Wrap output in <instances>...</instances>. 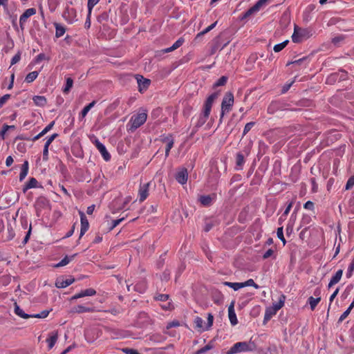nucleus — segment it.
Listing matches in <instances>:
<instances>
[{"mask_svg": "<svg viewBox=\"0 0 354 354\" xmlns=\"http://www.w3.org/2000/svg\"><path fill=\"white\" fill-rule=\"evenodd\" d=\"M219 92V91L214 92L205 101L202 113L194 127L196 129L195 131H197L199 127H202L207 120L211 112L212 104L214 100L218 97Z\"/></svg>", "mask_w": 354, "mask_h": 354, "instance_id": "obj_1", "label": "nucleus"}, {"mask_svg": "<svg viewBox=\"0 0 354 354\" xmlns=\"http://www.w3.org/2000/svg\"><path fill=\"white\" fill-rule=\"evenodd\" d=\"M234 104V95L231 92H227L225 93L222 103H221V113L220 115V122H221L222 119L225 113H228L231 109Z\"/></svg>", "mask_w": 354, "mask_h": 354, "instance_id": "obj_2", "label": "nucleus"}, {"mask_svg": "<svg viewBox=\"0 0 354 354\" xmlns=\"http://www.w3.org/2000/svg\"><path fill=\"white\" fill-rule=\"evenodd\" d=\"M254 348L253 343H248L246 342H237L232 346L227 352V354H235L243 351H250Z\"/></svg>", "mask_w": 354, "mask_h": 354, "instance_id": "obj_3", "label": "nucleus"}, {"mask_svg": "<svg viewBox=\"0 0 354 354\" xmlns=\"http://www.w3.org/2000/svg\"><path fill=\"white\" fill-rule=\"evenodd\" d=\"M135 78L137 80L138 91L140 93H143L149 88L151 84V80L149 79L145 78L142 75L138 74L135 75Z\"/></svg>", "mask_w": 354, "mask_h": 354, "instance_id": "obj_4", "label": "nucleus"}, {"mask_svg": "<svg viewBox=\"0 0 354 354\" xmlns=\"http://www.w3.org/2000/svg\"><path fill=\"white\" fill-rule=\"evenodd\" d=\"M147 117V115L146 113H140L133 115L131 119L132 128L137 129L142 125L146 122Z\"/></svg>", "mask_w": 354, "mask_h": 354, "instance_id": "obj_5", "label": "nucleus"}, {"mask_svg": "<svg viewBox=\"0 0 354 354\" xmlns=\"http://www.w3.org/2000/svg\"><path fill=\"white\" fill-rule=\"evenodd\" d=\"M79 214L80 216V221H81V229H80V234L79 239H81V237L88 230L89 223L86 218L85 214L83 212L79 211Z\"/></svg>", "mask_w": 354, "mask_h": 354, "instance_id": "obj_6", "label": "nucleus"}, {"mask_svg": "<svg viewBox=\"0 0 354 354\" xmlns=\"http://www.w3.org/2000/svg\"><path fill=\"white\" fill-rule=\"evenodd\" d=\"M94 144L96 147V148L99 150V151L101 153L103 158L106 161H109L111 159V155L107 151L105 146L101 143L97 139L95 140Z\"/></svg>", "mask_w": 354, "mask_h": 354, "instance_id": "obj_7", "label": "nucleus"}, {"mask_svg": "<svg viewBox=\"0 0 354 354\" xmlns=\"http://www.w3.org/2000/svg\"><path fill=\"white\" fill-rule=\"evenodd\" d=\"M261 6H262V5L259 1H257L252 7L249 8L246 12H245L240 17V19L241 21H243V20H245V19H248V17H250L254 13L258 12L260 10Z\"/></svg>", "mask_w": 354, "mask_h": 354, "instance_id": "obj_8", "label": "nucleus"}, {"mask_svg": "<svg viewBox=\"0 0 354 354\" xmlns=\"http://www.w3.org/2000/svg\"><path fill=\"white\" fill-rule=\"evenodd\" d=\"M228 317L232 326L238 323L236 315L234 311V301H232L228 307Z\"/></svg>", "mask_w": 354, "mask_h": 354, "instance_id": "obj_9", "label": "nucleus"}, {"mask_svg": "<svg viewBox=\"0 0 354 354\" xmlns=\"http://www.w3.org/2000/svg\"><path fill=\"white\" fill-rule=\"evenodd\" d=\"M96 294V291L93 288H88L84 290H82L80 292L75 295L71 298V300L77 299L86 296H93Z\"/></svg>", "mask_w": 354, "mask_h": 354, "instance_id": "obj_10", "label": "nucleus"}, {"mask_svg": "<svg viewBox=\"0 0 354 354\" xmlns=\"http://www.w3.org/2000/svg\"><path fill=\"white\" fill-rule=\"evenodd\" d=\"M188 177L187 170L183 168L182 170L178 171L176 175V180L181 185H184L187 183Z\"/></svg>", "mask_w": 354, "mask_h": 354, "instance_id": "obj_11", "label": "nucleus"}, {"mask_svg": "<svg viewBox=\"0 0 354 354\" xmlns=\"http://www.w3.org/2000/svg\"><path fill=\"white\" fill-rule=\"evenodd\" d=\"M75 281V279L73 277H71L70 279L64 280L63 279H57L55 282V286L57 288H66L71 284H72Z\"/></svg>", "mask_w": 354, "mask_h": 354, "instance_id": "obj_12", "label": "nucleus"}, {"mask_svg": "<svg viewBox=\"0 0 354 354\" xmlns=\"http://www.w3.org/2000/svg\"><path fill=\"white\" fill-rule=\"evenodd\" d=\"M149 183L141 185L139 189L140 201L143 202L148 196Z\"/></svg>", "mask_w": 354, "mask_h": 354, "instance_id": "obj_13", "label": "nucleus"}, {"mask_svg": "<svg viewBox=\"0 0 354 354\" xmlns=\"http://www.w3.org/2000/svg\"><path fill=\"white\" fill-rule=\"evenodd\" d=\"M94 309L91 307H86L83 305H77L74 306L72 309V312L76 313H91L93 312Z\"/></svg>", "mask_w": 354, "mask_h": 354, "instance_id": "obj_14", "label": "nucleus"}, {"mask_svg": "<svg viewBox=\"0 0 354 354\" xmlns=\"http://www.w3.org/2000/svg\"><path fill=\"white\" fill-rule=\"evenodd\" d=\"M342 274H343V270L341 269L338 270L336 272V273L335 274V275L332 277V278L328 283V287L330 288L335 284L337 283L340 281V279L342 277Z\"/></svg>", "mask_w": 354, "mask_h": 354, "instance_id": "obj_15", "label": "nucleus"}, {"mask_svg": "<svg viewBox=\"0 0 354 354\" xmlns=\"http://www.w3.org/2000/svg\"><path fill=\"white\" fill-rule=\"evenodd\" d=\"M162 140L164 142H167V146L165 149V156L167 157L169 154L171 149L173 147L174 140L172 138V136L170 135L165 138Z\"/></svg>", "mask_w": 354, "mask_h": 354, "instance_id": "obj_16", "label": "nucleus"}, {"mask_svg": "<svg viewBox=\"0 0 354 354\" xmlns=\"http://www.w3.org/2000/svg\"><path fill=\"white\" fill-rule=\"evenodd\" d=\"M277 312V311L272 306L267 308L265 312L263 323H267Z\"/></svg>", "mask_w": 354, "mask_h": 354, "instance_id": "obj_17", "label": "nucleus"}, {"mask_svg": "<svg viewBox=\"0 0 354 354\" xmlns=\"http://www.w3.org/2000/svg\"><path fill=\"white\" fill-rule=\"evenodd\" d=\"M36 14V9L34 8H28L20 16L21 21H26V20L31 16Z\"/></svg>", "mask_w": 354, "mask_h": 354, "instance_id": "obj_18", "label": "nucleus"}, {"mask_svg": "<svg viewBox=\"0 0 354 354\" xmlns=\"http://www.w3.org/2000/svg\"><path fill=\"white\" fill-rule=\"evenodd\" d=\"M15 313L23 319H28L32 317V315L25 313L22 309L18 306L17 302L14 304Z\"/></svg>", "mask_w": 354, "mask_h": 354, "instance_id": "obj_19", "label": "nucleus"}, {"mask_svg": "<svg viewBox=\"0 0 354 354\" xmlns=\"http://www.w3.org/2000/svg\"><path fill=\"white\" fill-rule=\"evenodd\" d=\"M28 160H25L24 162L23 165H21V172L19 174V180L20 181H22L26 178V176L28 174Z\"/></svg>", "mask_w": 354, "mask_h": 354, "instance_id": "obj_20", "label": "nucleus"}, {"mask_svg": "<svg viewBox=\"0 0 354 354\" xmlns=\"http://www.w3.org/2000/svg\"><path fill=\"white\" fill-rule=\"evenodd\" d=\"M32 100L34 103L39 106H44L47 103L46 98L41 95L34 96Z\"/></svg>", "mask_w": 354, "mask_h": 354, "instance_id": "obj_21", "label": "nucleus"}, {"mask_svg": "<svg viewBox=\"0 0 354 354\" xmlns=\"http://www.w3.org/2000/svg\"><path fill=\"white\" fill-rule=\"evenodd\" d=\"M55 27V37L59 38L64 35L66 28L58 23H54Z\"/></svg>", "mask_w": 354, "mask_h": 354, "instance_id": "obj_22", "label": "nucleus"}, {"mask_svg": "<svg viewBox=\"0 0 354 354\" xmlns=\"http://www.w3.org/2000/svg\"><path fill=\"white\" fill-rule=\"evenodd\" d=\"M77 255V254L76 253V254H74L71 255V257L66 256L60 262H59L58 263H57L55 265V267L56 268H59V267L64 266L67 265Z\"/></svg>", "mask_w": 354, "mask_h": 354, "instance_id": "obj_23", "label": "nucleus"}, {"mask_svg": "<svg viewBox=\"0 0 354 354\" xmlns=\"http://www.w3.org/2000/svg\"><path fill=\"white\" fill-rule=\"evenodd\" d=\"M184 42V39L180 37L179 38L171 47L166 48L164 51L165 53H169L173 51L178 48H179Z\"/></svg>", "mask_w": 354, "mask_h": 354, "instance_id": "obj_24", "label": "nucleus"}, {"mask_svg": "<svg viewBox=\"0 0 354 354\" xmlns=\"http://www.w3.org/2000/svg\"><path fill=\"white\" fill-rule=\"evenodd\" d=\"M58 338V334L57 332H53L52 333V335L47 339V342L48 343V348L51 349L54 345L55 344Z\"/></svg>", "mask_w": 354, "mask_h": 354, "instance_id": "obj_25", "label": "nucleus"}, {"mask_svg": "<svg viewBox=\"0 0 354 354\" xmlns=\"http://www.w3.org/2000/svg\"><path fill=\"white\" fill-rule=\"evenodd\" d=\"M244 162H245L244 156L241 153H238L236 154V169H241Z\"/></svg>", "mask_w": 354, "mask_h": 354, "instance_id": "obj_26", "label": "nucleus"}, {"mask_svg": "<svg viewBox=\"0 0 354 354\" xmlns=\"http://www.w3.org/2000/svg\"><path fill=\"white\" fill-rule=\"evenodd\" d=\"M214 348V345L212 344V341L209 342L207 345H205V346H203V348L198 349V351H196L195 353H194L193 354H204L207 351L212 349Z\"/></svg>", "mask_w": 354, "mask_h": 354, "instance_id": "obj_27", "label": "nucleus"}, {"mask_svg": "<svg viewBox=\"0 0 354 354\" xmlns=\"http://www.w3.org/2000/svg\"><path fill=\"white\" fill-rule=\"evenodd\" d=\"M200 203L204 206H209L212 203V198L209 195H203L199 197Z\"/></svg>", "mask_w": 354, "mask_h": 354, "instance_id": "obj_28", "label": "nucleus"}, {"mask_svg": "<svg viewBox=\"0 0 354 354\" xmlns=\"http://www.w3.org/2000/svg\"><path fill=\"white\" fill-rule=\"evenodd\" d=\"M95 103H96L95 101H93L91 103H89L88 104H87L86 106H84L80 113V117L82 118H84L88 112L90 111V109L94 106Z\"/></svg>", "mask_w": 354, "mask_h": 354, "instance_id": "obj_29", "label": "nucleus"}, {"mask_svg": "<svg viewBox=\"0 0 354 354\" xmlns=\"http://www.w3.org/2000/svg\"><path fill=\"white\" fill-rule=\"evenodd\" d=\"M279 109V103L277 102H272L268 106L267 111L269 114H274Z\"/></svg>", "mask_w": 354, "mask_h": 354, "instance_id": "obj_30", "label": "nucleus"}, {"mask_svg": "<svg viewBox=\"0 0 354 354\" xmlns=\"http://www.w3.org/2000/svg\"><path fill=\"white\" fill-rule=\"evenodd\" d=\"M286 300V296L284 295H281L279 297V301L276 304H273L272 307L278 311L279 309H281L283 305Z\"/></svg>", "mask_w": 354, "mask_h": 354, "instance_id": "obj_31", "label": "nucleus"}, {"mask_svg": "<svg viewBox=\"0 0 354 354\" xmlns=\"http://www.w3.org/2000/svg\"><path fill=\"white\" fill-rule=\"evenodd\" d=\"M39 73L37 71L30 72L26 76L25 81L27 83H31L37 77Z\"/></svg>", "mask_w": 354, "mask_h": 354, "instance_id": "obj_32", "label": "nucleus"}, {"mask_svg": "<svg viewBox=\"0 0 354 354\" xmlns=\"http://www.w3.org/2000/svg\"><path fill=\"white\" fill-rule=\"evenodd\" d=\"M320 300H321L320 297H318L317 298H314L313 297H310L308 298V303L310 306V309L312 310H313L315 308V307L317 306L318 303L320 301Z\"/></svg>", "mask_w": 354, "mask_h": 354, "instance_id": "obj_33", "label": "nucleus"}, {"mask_svg": "<svg viewBox=\"0 0 354 354\" xmlns=\"http://www.w3.org/2000/svg\"><path fill=\"white\" fill-rule=\"evenodd\" d=\"M223 284L225 286H228L230 288H233L234 290H238L240 288H242L241 283H232L229 281H224Z\"/></svg>", "mask_w": 354, "mask_h": 354, "instance_id": "obj_34", "label": "nucleus"}, {"mask_svg": "<svg viewBox=\"0 0 354 354\" xmlns=\"http://www.w3.org/2000/svg\"><path fill=\"white\" fill-rule=\"evenodd\" d=\"M73 79L71 77L66 78V85H65V87L63 88V92L64 93H68L70 91V90L71 89V88L73 87Z\"/></svg>", "mask_w": 354, "mask_h": 354, "instance_id": "obj_35", "label": "nucleus"}, {"mask_svg": "<svg viewBox=\"0 0 354 354\" xmlns=\"http://www.w3.org/2000/svg\"><path fill=\"white\" fill-rule=\"evenodd\" d=\"M227 81V77L221 76L214 84L213 88H215L218 86H224Z\"/></svg>", "mask_w": 354, "mask_h": 354, "instance_id": "obj_36", "label": "nucleus"}, {"mask_svg": "<svg viewBox=\"0 0 354 354\" xmlns=\"http://www.w3.org/2000/svg\"><path fill=\"white\" fill-rule=\"evenodd\" d=\"M241 284L243 285L242 288H244L246 286H252L256 289L259 288V286L258 284H257L252 279H250L245 282H242Z\"/></svg>", "mask_w": 354, "mask_h": 354, "instance_id": "obj_37", "label": "nucleus"}, {"mask_svg": "<svg viewBox=\"0 0 354 354\" xmlns=\"http://www.w3.org/2000/svg\"><path fill=\"white\" fill-rule=\"evenodd\" d=\"M288 42H289L288 40H286L280 44H276L274 46V52L278 53V52H280L281 50H282L286 46V45L288 44Z\"/></svg>", "mask_w": 354, "mask_h": 354, "instance_id": "obj_38", "label": "nucleus"}, {"mask_svg": "<svg viewBox=\"0 0 354 354\" xmlns=\"http://www.w3.org/2000/svg\"><path fill=\"white\" fill-rule=\"evenodd\" d=\"M36 204L37 206L43 207L48 204V200L45 197L41 196L37 198Z\"/></svg>", "mask_w": 354, "mask_h": 354, "instance_id": "obj_39", "label": "nucleus"}, {"mask_svg": "<svg viewBox=\"0 0 354 354\" xmlns=\"http://www.w3.org/2000/svg\"><path fill=\"white\" fill-rule=\"evenodd\" d=\"M277 237L283 242V245H285L286 243V241L283 236V227L277 228Z\"/></svg>", "mask_w": 354, "mask_h": 354, "instance_id": "obj_40", "label": "nucleus"}, {"mask_svg": "<svg viewBox=\"0 0 354 354\" xmlns=\"http://www.w3.org/2000/svg\"><path fill=\"white\" fill-rule=\"evenodd\" d=\"M214 316L212 313H209L207 316V323L206 326L203 328V330H208L213 324Z\"/></svg>", "mask_w": 354, "mask_h": 354, "instance_id": "obj_41", "label": "nucleus"}, {"mask_svg": "<svg viewBox=\"0 0 354 354\" xmlns=\"http://www.w3.org/2000/svg\"><path fill=\"white\" fill-rule=\"evenodd\" d=\"M37 183L38 182L36 178H30L29 180L26 183L27 187H29L30 189L35 188L37 187Z\"/></svg>", "mask_w": 354, "mask_h": 354, "instance_id": "obj_42", "label": "nucleus"}, {"mask_svg": "<svg viewBox=\"0 0 354 354\" xmlns=\"http://www.w3.org/2000/svg\"><path fill=\"white\" fill-rule=\"evenodd\" d=\"M49 312H50V310H45L41 311L40 313L32 315V317L46 318L48 315Z\"/></svg>", "mask_w": 354, "mask_h": 354, "instance_id": "obj_43", "label": "nucleus"}, {"mask_svg": "<svg viewBox=\"0 0 354 354\" xmlns=\"http://www.w3.org/2000/svg\"><path fill=\"white\" fill-rule=\"evenodd\" d=\"M254 122H250L247 123L244 127L243 135H246L250 131V129L254 126Z\"/></svg>", "mask_w": 354, "mask_h": 354, "instance_id": "obj_44", "label": "nucleus"}, {"mask_svg": "<svg viewBox=\"0 0 354 354\" xmlns=\"http://www.w3.org/2000/svg\"><path fill=\"white\" fill-rule=\"evenodd\" d=\"M353 185H354V176H352L347 180L346 187H345V189L349 190L353 187Z\"/></svg>", "mask_w": 354, "mask_h": 354, "instance_id": "obj_45", "label": "nucleus"}, {"mask_svg": "<svg viewBox=\"0 0 354 354\" xmlns=\"http://www.w3.org/2000/svg\"><path fill=\"white\" fill-rule=\"evenodd\" d=\"M195 328H203V320L200 317H196L194 319Z\"/></svg>", "mask_w": 354, "mask_h": 354, "instance_id": "obj_46", "label": "nucleus"}, {"mask_svg": "<svg viewBox=\"0 0 354 354\" xmlns=\"http://www.w3.org/2000/svg\"><path fill=\"white\" fill-rule=\"evenodd\" d=\"M100 0H88V12H91L93 8L99 2Z\"/></svg>", "mask_w": 354, "mask_h": 354, "instance_id": "obj_47", "label": "nucleus"}, {"mask_svg": "<svg viewBox=\"0 0 354 354\" xmlns=\"http://www.w3.org/2000/svg\"><path fill=\"white\" fill-rule=\"evenodd\" d=\"M220 47L219 36L216 37L214 39V44L212 48V54H214Z\"/></svg>", "mask_w": 354, "mask_h": 354, "instance_id": "obj_48", "label": "nucleus"}, {"mask_svg": "<svg viewBox=\"0 0 354 354\" xmlns=\"http://www.w3.org/2000/svg\"><path fill=\"white\" fill-rule=\"evenodd\" d=\"M10 97L11 95L10 94H6L0 97V108H1L6 103Z\"/></svg>", "mask_w": 354, "mask_h": 354, "instance_id": "obj_49", "label": "nucleus"}, {"mask_svg": "<svg viewBox=\"0 0 354 354\" xmlns=\"http://www.w3.org/2000/svg\"><path fill=\"white\" fill-rule=\"evenodd\" d=\"M300 36L299 35V32L297 30V28H295V32L293 35H292V40L295 43H299L301 41Z\"/></svg>", "mask_w": 354, "mask_h": 354, "instance_id": "obj_50", "label": "nucleus"}, {"mask_svg": "<svg viewBox=\"0 0 354 354\" xmlns=\"http://www.w3.org/2000/svg\"><path fill=\"white\" fill-rule=\"evenodd\" d=\"M162 281H167L170 279V272L168 270H165L160 276Z\"/></svg>", "mask_w": 354, "mask_h": 354, "instance_id": "obj_51", "label": "nucleus"}, {"mask_svg": "<svg viewBox=\"0 0 354 354\" xmlns=\"http://www.w3.org/2000/svg\"><path fill=\"white\" fill-rule=\"evenodd\" d=\"M353 270H354V260L350 263V265L348 268V270L346 272L347 278H350L352 276Z\"/></svg>", "mask_w": 354, "mask_h": 354, "instance_id": "obj_52", "label": "nucleus"}, {"mask_svg": "<svg viewBox=\"0 0 354 354\" xmlns=\"http://www.w3.org/2000/svg\"><path fill=\"white\" fill-rule=\"evenodd\" d=\"M169 295L167 294H159L155 297V299L158 301H165L169 299Z\"/></svg>", "mask_w": 354, "mask_h": 354, "instance_id": "obj_53", "label": "nucleus"}, {"mask_svg": "<svg viewBox=\"0 0 354 354\" xmlns=\"http://www.w3.org/2000/svg\"><path fill=\"white\" fill-rule=\"evenodd\" d=\"M308 57H304L301 59H297V60H295V61H292V62H289L287 63V66H289L290 64H301L304 61L308 59Z\"/></svg>", "mask_w": 354, "mask_h": 354, "instance_id": "obj_54", "label": "nucleus"}, {"mask_svg": "<svg viewBox=\"0 0 354 354\" xmlns=\"http://www.w3.org/2000/svg\"><path fill=\"white\" fill-rule=\"evenodd\" d=\"M48 146L47 145H44V150H43V160L46 161L48 159Z\"/></svg>", "mask_w": 354, "mask_h": 354, "instance_id": "obj_55", "label": "nucleus"}, {"mask_svg": "<svg viewBox=\"0 0 354 354\" xmlns=\"http://www.w3.org/2000/svg\"><path fill=\"white\" fill-rule=\"evenodd\" d=\"M31 230H32V227H31V225H30L29 230L22 241L23 245H25L28 243V241L30 239V234H31Z\"/></svg>", "mask_w": 354, "mask_h": 354, "instance_id": "obj_56", "label": "nucleus"}, {"mask_svg": "<svg viewBox=\"0 0 354 354\" xmlns=\"http://www.w3.org/2000/svg\"><path fill=\"white\" fill-rule=\"evenodd\" d=\"M351 311V310H350V309L347 308L346 310H345L339 318L338 322H342L343 320H344L348 316Z\"/></svg>", "mask_w": 354, "mask_h": 354, "instance_id": "obj_57", "label": "nucleus"}, {"mask_svg": "<svg viewBox=\"0 0 354 354\" xmlns=\"http://www.w3.org/2000/svg\"><path fill=\"white\" fill-rule=\"evenodd\" d=\"M20 58H21V54L19 52H18V53H17L11 59V66L17 64L19 60H20Z\"/></svg>", "mask_w": 354, "mask_h": 354, "instance_id": "obj_58", "label": "nucleus"}, {"mask_svg": "<svg viewBox=\"0 0 354 354\" xmlns=\"http://www.w3.org/2000/svg\"><path fill=\"white\" fill-rule=\"evenodd\" d=\"M124 219V217L113 220L112 223V225L110 227L109 230H112L114 227H115L118 225H119L123 220Z\"/></svg>", "mask_w": 354, "mask_h": 354, "instance_id": "obj_59", "label": "nucleus"}, {"mask_svg": "<svg viewBox=\"0 0 354 354\" xmlns=\"http://www.w3.org/2000/svg\"><path fill=\"white\" fill-rule=\"evenodd\" d=\"M58 137V134L57 133H53V135H51L46 140L45 145H47L48 147L50 146V145L52 143V142L56 138Z\"/></svg>", "mask_w": 354, "mask_h": 354, "instance_id": "obj_60", "label": "nucleus"}, {"mask_svg": "<svg viewBox=\"0 0 354 354\" xmlns=\"http://www.w3.org/2000/svg\"><path fill=\"white\" fill-rule=\"evenodd\" d=\"M91 12H88L87 17L84 24V27L86 29H88L91 26Z\"/></svg>", "mask_w": 354, "mask_h": 354, "instance_id": "obj_61", "label": "nucleus"}, {"mask_svg": "<svg viewBox=\"0 0 354 354\" xmlns=\"http://www.w3.org/2000/svg\"><path fill=\"white\" fill-rule=\"evenodd\" d=\"M304 207L307 209L313 210L314 208V203L312 201H308L304 205Z\"/></svg>", "mask_w": 354, "mask_h": 354, "instance_id": "obj_62", "label": "nucleus"}, {"mask_svg": "<svg viewBox=\"0 0 354 354\" xmlns=\"http://www.w3.org/2000/svg\"><path fill=\"white\" fill-rule=\"evenodd\" d=\"M55 121H52L49 124H48L42 131L43 133H46L48 132L54 126Z\"/></svg>", "mask_w": 354, "mask_h": 354, "instance_id": "obj_63", "label": "nucleus"}, {"mask_svg": "<svg viewBox=\"0 0 354 354\" xmlns=\"http://www.w3.org/2000/svg\"><path fill=\"white\" fill-rule=\"evenodd\" d=\"M274 253V251L272 249L268 250L263 255V259H266L271 257Z\"/></svg>", "mask_w": 354, "mask_h": 354, "instance_id": "obj_64", "label": "nucleus"}]
</instances>
